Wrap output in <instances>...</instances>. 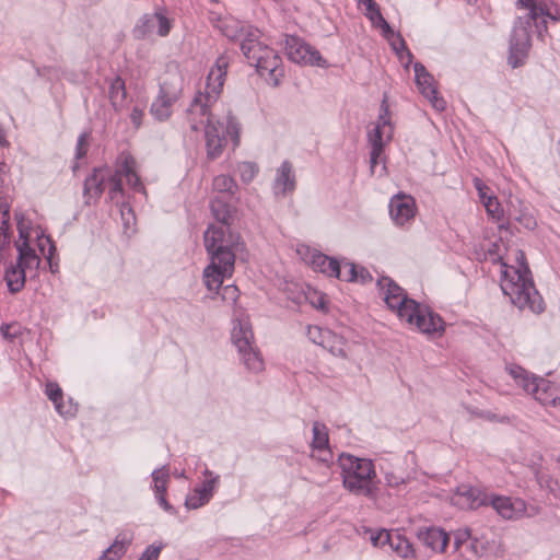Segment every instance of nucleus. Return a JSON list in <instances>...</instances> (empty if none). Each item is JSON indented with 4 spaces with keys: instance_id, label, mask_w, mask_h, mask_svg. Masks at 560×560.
<instances>
[{
    "instance_id": "obj_1",
    "label": "nucleus",
    "mask_w": 560,
    "mask_h": 560,
    "mask_svg": "<svg viewBox=\"0 0 560 560\" xmlns=\"http://www.w3.org/2000/svg\"><path fill=\"white\" fill-rule=\"evenodd\" d=\"M224 228L209 229L205 232V246L211 257V264L203 271L208 290H218L225 277L234 271L235 252L240 246L238 235L226 236Z\"/></svg>"
},
{
    "instance_id": "obj_2",
    "label": "nucleus",
    "mask_w": 560,
    "mask_h": 560,
    "mask_svg": "<svg viewBox=\"0 0 560 560\" xmlns=\"http://www.w3.org/2000/svg\"><path fill=\"white\" fill-rule=\"evenodd\" d=\"M377 285L387 306L395 311L399 318L415 325L421 332L431 334L444 330L442 318L409 299L404 290L388 277L377 280Z\"/></svg>"
},
{
    "instance_id": "obj_3",
    "label": "nucleus",
    "mask_w": 560,
    "mask_h": 560,
    "mask_svg": "<svg viewBox=\"0 0 560 560\" xmlns=\"http://www.w3.org/2000/svg\"><path fill=\"white\" fill-rule=\"evenodd\" d=\"M516 267L503 265L501 289L518 308L527 307L539 314L545 310L544 300L534 285L525 254L522 250L516 252Z\"/></svg>"
},
{
    "instance_id": "obj_4",
    "label": "nucleus",
    "mask_w": 560,
    "mask_h": 560,
    "mask_svg": "<svg viewBox=\"0 0 560 560\" xmlns=\"http://www.w3.org/2000/svg\"><path fill=\"white\" fill-rule=\"evenodd\" d=\"M225 36L230 38H241V49L252 66H255L261 77L277 86L280 79L284 75L281 66V58L276 51L264 45L260 40V32L256 28L242 27L238 33H233L226 26L224 30Z\"/></svg>"
},
{
    "instance_id": "obj_5",
    "label": "nucleus",
    "mask_w": 560,
    "mask_h": 560,
    "mask_svg": "<svg viewBox=\"0 0 560 560\" xmlns=\"http://www.w3.org/2000/svg\"><path fill=\"white\" fill-rule=\"evenodd\" d=\"M517 3L526 10L524 15H520L514 23L510 39L509 65L517 68L524 63L530 47V34L533 21L538 16L549 15V10L541 0H518Z\"/></svg>"
},
{
    "instance_id": "obj_6",
    "label": "nucleus",
    "mask_w": 560,
    "mask_h": 560,
    "mask_svg": "<svg viewBox=\"0 0 560 560\" xmlns=\"http://www.w3.org/2000/svg\"><path fill=\"white\" fill-rule=\"evenodd\" d=\"M338 464L342 471L343 487L355 495L373 498L375 495L374 478L376 472L372 460L341 454Z\"/></svg>"
},
{
    "instance_id": "obj_7",
    "label": "nucleus",
    "mask_w": 560,
    "mask_h": 560,
    "mask_svg": "<svg viewBox=\"0 0 560 560\" xmlns=\"http://www.w3.org/2000/svg\"><path fill=\"white\" fill-rule=\"evenodd\" d=\"M506 370L516 384L539 404L555 406L560 401V388L550 381L536 377L518 365H510Z\"/></svg>"
},
{
    "instance_id": "obj_8",
    "label": "nucleus",
    "mask_w": 560,
    "mask_h": 560,
    "mask_svg": "<svg viewBox=\"0 0 560 560\" xmlns=\"http://www.w3.org/2000/svg\"><path fill=\"white\" fill-rule=\"evenodd\" d=\"M254 335L248 322L238 320L232 330V342L236 347L245 368L253 373L264 371L260 352L253 346Z\"/></svg>"
},
{
    "instance_id": "obj_9",
    "label": "nucleus",
    "mask_w": 560,
    "mask_h": 560,
    "mask_svg": "<svg viewBox=\"0 0 560 560\" xmlns=\"http://www.w3.org/2000/svg\"><path fill=\"white\" fill-rule=\"evenodd\" d=\"M228 67V61L225 58L221 57L217 60L215 67H213L207 78V88L206 95L198 94L191 106L189 112L192 114L207 115L208 102L211 98H214L215 95L220 92L223 85V78L225 75V69Z\"/></svg>"
},
{
    "instance_id": "obj_10",
    "label": "nucleus",
    "mask_w": 560,
    "mask_h": 560,
    "mask_svg": "<svg viewBox=\"0 0 560 560\" xmlns=\"http://www.w3.org/2000/svg\"><path fill=\"white\" fill-rule=\"evenodd\" d=\"M285 54L290 60L301 65L327 67L318 50L296 36H287Z\"/></svg>"
},
{
    "instance_id": "obj_11",
    "label": "nucleus",
    "mask_w": 560,
    "mask_h": 560,
    "mask_svg": "<svg viewBox=\"0 0 560 560\" xmlns=\"http://www.w3.org/2000/svg\"><path fill=\"white\" fill-rule=\"evenodd\" d=\"M182 94V81H164L160 86V93L152 103L150 112L159 120L167 119L172 114V106L178 101Z\"/></svg>"
},
{
    "instance_id": "obj_12",
    "label": "nucleus",
    "mask_w": 560,
    "mask_h": 560,
    "mask_svg": "<svg viewBox=\"0 0 560 560\" xmlns=\"http://www.w3.org/2000/svg\"><path fill=\"white\" fill-rule=\"evenodd\" d=\"M492 508L506 520L521 518L523 516L532 517L538 513V509L532 506L529 510L525 501L508 497H495L491 500Z\"/></svg>"
},
{
    "instance_id": "obj_13",
    "label": "nucleus",
    "mask_w": 560,
    "mask_h": 560,
    "mask_svg": "<svg viewBox=\"0 0 560 560\" xmlns=\"http://www.w3.org/2000/svg\"><path fill=\"white\" fill-rule=\"evenodd\" d=\"M387 107H384V114L380 115V119L377 125L369 131V142L372 147L370 163L371 171H374L375 165L377 164L378 158L383 152L384 141L383 135H386L387 139H390L393 133V128L389 119L386 117Z\"/></svg>"
},
{
    "instance_id": "obj_14",
    "label": "nucleus",
    "mask_w": 560,
    "mask_h": 560,
    "mask_svg": "<svg viewBox=\"0 0 560 560\" xmlns=\"http://www.w3.org/2000/svg\"><path fill=\"white\" fill-rule=\"evenodd\" d=\"M416 83L421 94L429 100L431 105L436 110H443L445 108V102L443 98L438 96L436 89L434 86L433 77L425 70L424 66L420 62L415 63Z\"/></svg>"
},
{
    "instance_id": "obj_15",
    "label": "nucleus",
    "mask_w": 560,
    "mask_h": 560,
    "mask_svg": "<svg viewBox=\"0 0 560 560\" xmlns=\"http://www.w3.org/2000/svg\"><path fill=\"white\" fill-rule=\"evenodd\" d=\"M207 155L209 159L214 160L219 158L225 147L224 126L221 122H212L208 119L205 130Z\"/></svg>"
},
{
    "instance_id": "obj_16",
    "label": "nucleus",
    "mask_w": 560,
    "mask_h": 560,
    "mask_svg": "<svg viewBox=\"0 0 560 560\" xmlns=\"http://www.w3.org/2000/svg\"><path fill=\"white\" fill-rule=\"evenodd\" d=\"M415 209V200L410 196L397 195L390 199V217L398 225H404L412 219Z\"/></svg>"
},
{
    "instance_id": "obj_17",
    "label": "nucleus",
    "mask_w": 560,
    "mask_h": 560,
    "mask_svg": "<svg viewBox=\"0 0 560 560\" xmlns=\"http://www.w3.org/2000/svg\"><path fill=\"white\" fill-rule=\"evenodd\" d=\"M419 540L433 551H445L450 536L439 527H422L417 532Z\"/></svg>"
},
{
    "instance_id": "obj_18",
    "label": "nucleus",
    "mask_w": 560,
    "mask_h": 560,
    "mask_svg": "<svg viewBox=\"0 0 560 560\" xmlns=\"http://www.w3.org/2000/svg\"><path fill=\"white\" fill-rule=\"evenodd\" d=\"M318 332L319 341L325 349H327L332 355L339 357L342 359L347 358L346 346L347 342L343 337L332 332L331 330H322L320 328L314 329Z\"/></svg>"
},
{
    "instance_id": "obj_19",
    "label": "nucleus",
    "mask_w": 560,
    "mask_h": 560,
    "mask_svg": "<svg viewBox=\"0 0 560 560\" xmlns=\"http://www.w3.org/2000/svg\"><path fill=\"white\" fill-rule=\"evenodd\" d=\"M105 174L102 168H94L92 174L84 180L83 194L86 198V203L92 199L96 200L104 191Z\"/></svg>"
},
{
    "instance_id": "obj_20",
    "label": "nucleus",
    "mask_w": 560,
    "mask_h": 560,
    "mask_svg": "<svg viewBox=\"0 0 560 560\" xmlns=\"http://www.w3.org/2000/svg\"><path fill=\"white\" fill-rule=\"evenodd\" d=\"M312 267L329 277H341V264L331 257L322 253H315L311 258Z\"/></svg>"
},
{
    "instance_id": "obj_21",
    "label": "nucleus",
    "mask_w": 560,
    "mask_h": 560,
    "mask_svg": "<svg viewBox=\"0 0 560 560\" xmlns=\"http://www.w3.org/2000/svg\"><path fill=\"white\" fill-rule=\"evenodd\" d=\"M365 5V16L372 25L382 30L383 36L389 38L393 35V28L383 18L377 3L374 0H358Z\"/></svg>"
},
{
    "instance_id": "obj_22",
    "label": "nucleus",
    "mask_w": 560,
    "mask_h": 560,
    "mask_svg": "<svg viewBox=\"0 0 560 560\" xmlns=\"http://www.w3.org/2000/svg\"><path fill=\"white\" fill-rule=\"evenodd\" d=\"M20 236L21 238H24V241L22 243L16 244V248L19 252V259L16 265L23 268L24 270L26 268H32L33 266H38L39 258L36 255L35 250L28 244L27 233H25L21 228Z\"/></svg>"
},
{
    "instance_id": "obj_23",
    "label": "nucleus",
    "mask_w": 560,
    "mask_h": 560,
    "mask_svg": "<svg viewBox=\"0 0 560 560\" xmlns=\"http://www.w3.org/2000/svg\"><path fill=\"white\" fill-rule=\"evenodd\" d=\"M211 211H212V214L214 215V218L217 219V221L220 223V225H210L208 228L209 229H221V228H224L225 231H226V236L229 235H233L231 232H230V228H229V223H228V220L230 218V207L228 205V201L225 200V196H222V197H214L212 200H211Z\"/></svg>"
},
{
    "instance_id": "obj_24",
    "label": "nucleus",
    "mask_w": 560,
    "mask_h": 560,
    "mask_svg": "<svg viewBox=\"0 0 560 560\" xmlns=\"http://www.w3.org/2000/svg\"><path fill=\"white\" fill-rule=\"evenodd\" d=\"M295 188V177L292 173V165L290 162L285 161L278 168V174L275 183L276 192L287 194L289 191L294 190Z\"/></svg>"
},
{
    "instance_id": "obj_25",
    "label": "nucleus",
    "mask_w": 560,
    "mask_h": 560,
    "mask_svg": "<svg viewBox=\"0 0 560 560\" xmlns=\"http://www.w3.org/2000/svg\"><path fill=\"white\" fill-rule=\"evenodd\" d=\"M127 91L125 81L120 77H115L109 81L108 98L115 112H120L126 102Z\"/></svg>"
},
{
    "instance_id": "obj_26",
    "label": "nucleus",
    "mask_w": 560,
    "mask_h": 560,
    "mask_svg": "<svg viewBox=\"0 0 560 560\" xmlns=\"http://www.w3.org/2000/svg\"><path fill=\"white\" fill-rule=\"evenodd\" d=\"M135 165L136 161L133 160V158L128 156L125 159L118 172L120 176L126 177L128 185L132 189L144 192V186L142 185L139 176L136 173Z\"/></svg>"
},
{
    "instance_id": "obj_27",
    "label": "nucleus",
    "mask_w": 560,
    "mask_h": 560,
    "mask_svg": "<svg viewBox=\"0 0 560 560\" xmlns=\"http://www.w3.org/2000/svg\"><path fill=\"white\" fill-rule=\"evenodd\" d=\"M4 279L10 292L16 293L24 287L25 270L18 265L11 266L7 269Z\"/></svg>"
},
{
    "instance_id": "obj_28",
    "label": "nucleus",
    "mask_w": 560,
    "mask_h": 560,
    "mask_svg": "<svg viewBox=\"0 0 560 560\" xmlns=\"http://www.w3.org/2000/svg\"><path fill=\"white\" fill-rule=\"evenodd\" d=\"M130 539L126 536H117L115 541L104 551L100 560H119L126 552Z\"/></svg>"
},
{
    "instance_id": "obj_29",
    "label": "nucleus",
    "mask_w": 560,
    "mask_h": 560,
    "mask_svg": "<svg viewBox=\"0 0 560 560\" xmlns=\"http://www.w3.org/2000/svg\"><path fill=\"white\" fill-rule=\"evenodd\" d=\"M158 11L153 14H144L136 25L133 33L137 38L143 39L153 33L156 27Z\"/></svg>"
},
{
    "instance_id": "obj_30",
    "label": "nucleus",
    "mask_w": 560,
    "mask_h": 560,
    "mask_svg": "<svg viewBox=\"0 0 560 560\" xmlns=\"http://www.w3.org/2000/svg\"><path fill=\"white\" fill-rule=\"evenodd\" d=\"M390 549L402 558H408L413 553V549L409 540L402 537L399 533H392L390 541L388 544Z\"/></svg>"
},
{
    "instance_id": "obj_31",
    "label": "nucleus",
    "mask_w": 560,
    "mask_h": 560,
    "mask_svg": "<svg viewBox=\"0 0 560 560\" xmlns=\"http://www.w3.org/2000/svg\"><path fill=\"white\" fill-rule=\"evenodd\" d=\"M389 42L392 48L396 51L401 60L406 57V67L411 62L412 55L406 46V43L400 34H396L393 31V35H389V38H386Z\"/></svg>"
},
{
    "instance_id": "obj_32",
    "label": "nucleus",
    "mask_w": 560,
    "mask_h": 560,
    "mask_svg": "<svg viewBox=\"0 0 560 560\" xmlns=\"http://www.w3.org/2000/svg\"><path fill=\"white\" fill-rule=\"evenodd\" d=\"M312 446L318 451H325L328 446V432L325 424L314 422Z\"/></svg>"
},
{
    "instance_id": "obj_33",
    "label": "nucleus",
    "mask_w": 560,
    "mask_h": 560,
    "mask_svg": "<svg viewBox=\"0 0 560 560\" xmlns=\"http://www.w3.org/2000/svg\"><path fill=\"white\" fill-rule=\"evenodd\" d=\"M213 189L220 194L233 195L236 189V184L234 179L228 175H219L213 179Z\"/></svg>"
},
{
    "instance_id": "obj_34",
    "label": "nucleus",
    "mask_w": 560,
    "mask_h": 560,
    "mask_svg": "<svg viewBox=\"0 0 560 560\" xmlns=\"http://www.w3.org/2000/svg\"><path fill=\"white\" fill-rule=\"evenodd\" d=\"M510 207L513 209H510V215L517 221L521 225H523L527 230H533L536 226V220L535 218L528 213L524 212L522 210H516L514 202L510 201Z\"/></svg>"
},
{
    "instance_id": "obj_35",
    "label": "nucleus",
    "mask_w": 560,
    "mask_h": 560,
    "mask_svg": "<svg viewBox=\"0 0 560 560\" xmlns=\"http://www.w3.org/2000/svg\"><path fill=\"white\" fill-rule=\"evenodd\" d=\"M486 552V546L478 539H469L466 546L459 552L462 557L470 560L471 558H478L483 556Z\"/></svg>"
},
{
    "instance_id": "obj_36",
    "label": "nucleus",
    "mask_w": 560,
    "mask_h": 560,
    "mask_svg": "<svg viewBox=\"0 0 560 560\" xmlns=\"http://www.w3.org/2000/svg\"><path fill=\"white\" fill-rule=\"evenodd\" d=\"M237 172L244 183H250L256 176L258 167L252 162H242L237 166Z\"/></svg>"
},
{
    "instance_id": "obj_37",
    "label": "nucleus",
    "mask_w": 560,
    "mask_h": 560,
    "mask_svg": "<svg viewBox=\"0 0 560 560\" xmlns=\"http://www.w3.org/2000/svg\"><path fill=\"white\" fill-rule=\"evenodd\" d=\"M46 394L48 398L55 404V407L58 412H62L61 399H62V390L56 383H47L46 385Z\"/></svg>"
},
{
    "instance_id": "obj_38",
    "label": "nucleus",
    "mask_w": 560,
    "mask_h": 560,
    "mask_svg": "<svg viewBox=\"0 0 560 560\" xmlns=\"http://www.w3.org/2000/svg\"><path fill=\"white\" fill-rule=\"evenodd\" d=\"M483 205L487 210V213L491 218H493L498 221L501 220V218L503 215V210L495 197L488 196V198H487V200H485Z\"/></svg>"
},
{
    "instance_id": "obj_39",
    "label": "nucleus",
    "mask_w": 560,
    "mask_h": 560,
    "mask_svg": "<svg viewBox=\"0 0 560 560\" xmlns=\"http://www.w3.org/2000/svg\"><path fill=\"white\" fill-rule=\"evenodd\" d=\"M392 533L386 529H381L377 533L372 532L370 540L375 547H384L389 544Z\"/></svg>"
},
{
    "instance_id": "obj_40",
    "label": "nucleus",
    "mask_w": 560,
    "mask_h": 560,
    "mask_svg": "<svg viewBox=\"0 0 560 560\" xmlns=\"http://www.w3.org/2000/svg\"><path fill=\"white\" fill-rule=\"evenodd\" d=\"M171 27H172V25H171L170 19L164 14L163 11H158V22H156L158 35L161 37L168 35Z\"/></svg>"
},
{
    "instance_id": "obj_41",
    "label": "nucleus",
    "mask_w": 560,
    "mask_h": 560,
    "mask_svg": "<svg viewBox=\"0 0 560 560\" xmlns=\"http://www.w3.org/2000/svg\"><path fill=\"white\" fill-rule=\"evenodd\" d=\"M470 539V530L468 528L458 529L454 533V548L460 552Z\"/></svg>"
},
{
    "instance_id": "obj_42",
    "label": "nucleus",
    "mask_w": 560,
    "mask_h": 560,
    "mask_svg": "<svg viewBox=\"0 0 560 560\" xmlns=\"http://www.w3.org/2000/svg\"><path fill=\"white\" fill-rule=\"evenodd\" d=\"M88 149H89V133L83 132L80 135L78 142H77L75 159L77 160L82 159L86 154Z\"/></svg>"
},
{
    "instance_id": "obj_43",
    "label": "nucleus",
    "mask_w": 560,
    "mask_h": 560,
    "mask_svg": "<svg viewBox=\"0 0 560 560\" xmlns=\"http://www.w3.org/2000/svg\"><path fill=\"white\" fill-rule=\"evenodd\" d=\"M343 268H347L343 272H341V277L339 279L345 281H357L358 280V267L353 262L345 261Z\"/></svg>"
},
{
    "instance_id": "obj_44",
    "label": "nucleus",
    "mask_w": 560,
    "mask_h": 560,
    "mask_svg": "<svg viewBox=\"0 0 560 560\" xmlns=\"http://www.w3.org/2000/svg\"><path fill=\"white\" fill-rule=\"evenodd\" d=\"M208 501L209 500L205 495L197 493V489H195L194 494L187 497L185 504L188 509H198Z\"/></svg>"
},
{
    "instance_id": "obj_45",
    "label": "nucleus",
    "mask_w": 560,
    "mask_h": 560,
    "mask_svg": "<svg viewBox=\"0 0 560 560\" xmlns=\"http://www.w3.org/2000/svg\"><path fill=\"white\" fill-rule=\"evenodd\" d=\"M109 197L110 199H115L117 194L122 192V184H121V176L119 172H117L115 175L110 176L109 178Z\"/></svg>"
},
{
    "instance_id": "obj_46",
    "label": "nucleus",
    "mask_w": 560,
    "mask_h": 560,
    "mask_svg": "<svg viewBox=\"0 0 560 560\" xmlns=\"http://www.w3.org/2000/svg\"><path fill=\"white\" fill-rule=\"evenodd\" d=\"M221 298L229 303H235L238 298V289L233 284H228L222 288Z\"/></svg>"
},
{
    "instance_id": "obj_47",
    "label": "nucleus",
    "mask_w": 560,
    "mask_h": 560,
    "mask_svg": "<svg viewBox=\"0 0 560 560\" xmlns=\"http://www.w3.org/2000/svg\"><path fill=\"white\" fill-rule=\"evenodd\" d=\"M1 335L3 338L8 340H13L20 335V327L16 324H5L2 325L1 328Z\"/></svg>"
},
{
    "instance_id": "obj_48",
    "label": "nucleus",
    "mask_w": 560,
    "mask_h": 560,
    "mask_svg": "<svg viewBox=\"0 0 560 560\" xmlns=\"http://www.w3.org/2000/svg\"><path fill=\"white\" fill-rule=\"evenodd\" d=\"M238 130H240V127H238V124L236 122V120L234 118H229L228 119V124H226V127H224V133H229L233 141L235 142V144L238 143Z\"/></svg>"
},
{
    "instance_id": "obj_49",
    "label": "nucleus",
    "mask_w": 560,
    "mask_h": 560,
    "mask_svg": "<svg viewBox=\"0 0 560 560\" xmlns=\"http://www.w3.org/2000/svg\"><path fill=\"white\" fill-rule=\"evenodd\" d=\"M537 481L540 487L548 488L550 492H556V488L558 487V482L552 479L549 475H537Z\"/></svg>"
},
{
    "instance_id": "obj_50",
    "label": "nucleus",
    "mask_w": 560,
    "mask_h": 560,
    "mask_svg": "<svg viewBox=\"0 0 560 560\" xmlns=\"http://www.w3.org/2000/svg\"><path fill=\"white\" fill-rule=\"evenodd\" d=\"M546 16H547V14L542 15V16H538L536 19V21H533V23H535V26L537 30V35L540 38H542L544 33H547V21L545 19ZM548 18H551L553 21H557V18L552 16L550 13H549Z\"/></svg>"
},
{
    "instance_id": "obj_51",
    "label": "nucleus",
    "mask_w": 560,
    "mask_h": 560,
    "mask_svg": "<svg viewBox=\"0 0 560 560\" xmlns=\"http://www.w3.org/2000/svg\"><path fill=\"white\" fill-rule=\"evenodd\" d=\"M214 483L215 479L207 480L201 488H197V493H201L209 500L212 495Z\"/></svg>"
},
{
    "instance_id": "obj_52",
    "label": "nucleus",
    "mask_w": 560,
    "mask_h": 560,
    "mask_svg": "<svg viewBox=\"0 0 560 560\" xmlns=\"http://www.w3.org/2000/svg\"><path fill=\"white\" fill-rule=\"evenodd\" d=\"M161 552L160 547L150 546L139 560H158Z\"/></svg>"
},
{
    "instance_id": "obj_53",
    "label": "nucleus",
    "mask_w": 560,
    "mask_h": 560,
    "mask_svg": "<svg viewBox=\"0 0 560 560\" xmlns=\"http://www.w3.org/2000/svg\"><path fill=\"white\" fill-rule=\"evenodd\" d=\"M152 478L155 482V485H158V482H166L167 481V478H168V471L167 469H164V468H161V469H156L152 472Z\"/></svg>"
},
{
    "instance_id": "obj_54",
    "label": "nucleus",
    "mask_w": 560,
    "mask_h": 560,
    "mask_svg": "<svg viewBox=\"0 0 560 560\" xmlns=\"http://www.w3.org/2000/svg\"><path fill=\"white\" fill-rule=\"evenodd\" d=\"M372 280H373V277L366 268H364V267L358 268V280L357 281L364 284V283L371 282Z\"/></svg>"
},
{
    "instance_id": "obj_55",
    "label": "nucleus",
    "mask_w": 560,
    "mask_h": 560,
    "mask_svg": "<svg viewBox=\"0 0 560 560\" xmlns=\"http://www.w3.org/2000/svg\"><path fill=\"white\" fill-rule=\"evenodd\" d=\"M141 117H142V112L138 108H133V110L131 112L130 118H131L132 122L136 125V127L140 126Z\"/></svg>"
},
{
    "instance_id": "obj_56",
    "label": "nucleus",
    "mask_w": 560,
    "mask_h": 560,
    "mask_svg": "<svg viewBox=\"0 0 560 560\" xmlns=\"http://www.w3.org/2000/svg\"><path fill=\"white\" fill-rule=\"evenodd\" d=\"M402 481L404 480L401 478L399 479V478L395 477L392 474H387L386 475V482H387L388 486H398Z\"/></svg>"
},
{
    "instance_id": "obj_57",
    "label": "nucleus",
    "mask_w": 560,
    "mask_h": 560,
    "mask_svg": "<svg viewBox=\"0 0 560 560\" xmlns=\"http://www.w3.org/2000/svg\"><path fill=\"white\" fill-rule=\"evenodd\" d=\"M156 498L159 500V503L163 506V509L165 511H171L172 510V506L168 504V502L165 499V493H162V494L158 495Z\"/></svg>"
},
{
    "instance_id": "obj_58",
    "label": "nucleus",
    "mask_w": 560,
    "mask_h": 560,
    "mask_svg": "<svg viewBox=\"0 0 560 560\" xmlns=\"http://www.w3.org/2000/svg\"><path fill=\"white\" fill-rule=\"evenodd\" d=\"M155 492H156V497L162 494V493H165L166 492V482H158V485H155Z\"/></svg>"
},
{
    "instance_id": "obj_59",
    "label": "nucleus",
    "mask_w": 560,
    "mask_h": 560,
    "mask_svg": "<svg viewBox=\"0 0 560 560\" xmlns=\"http://www.w3.org/2000/svg\"><path fill=\"white\" fill-rule=\"evenodd\" d=\"M315 328H316V327H310V328H308V335H310L311 339H312L314 342L318 343L319 339L317 340V337L319 338V336H318V332H316V331L314 330Z\"/></svg>"
},
{
    "instance_id": "obj_60",
    "label": "nucleus",
    "mask_w": 560,
    "mask_h": 560,
    "mask_svg": "<svg viewBox=\"0 0 560 560\" xmlns=\"http://www.w3.org/2000/svg\"><path fill=\"white\" fill-rule=\"evenodd\" d=\"M0 144L3 147L8 145V141L5 139V135H4V131L1 126H0Z\"/></svg>"
},
{
    "instance_id": "obj_61",
    "label": "nucleus",
    "mask_w": 560,
    "mask_h": 560,
    "mask_svg": "<svg viewBox=\"0 0 560 560\" xmlns=\"http://www.w3.org/2000/svg\"><path fill=\"white\" fill-rule=\"evenodd\" d=\"M476 188L481 192V188H486L479 179H476Z\"/></svg>"
},
{
    "instance_id": "obj_62",
    "label": "nucleus",
    "mask_w": 560,
    "mask_h": 560,
    "mask_svg": "<svg viewBox=\"0 0 560 560\" xmlns=\"http://www.w3.org/2000/svg\"><path fill=\"white\" fill-rule=\"evenodd\" d=\"M479 196L480 198L482 199V202L485 203V200H487V196H486V192H485V188H481V192H479Z\"/></svg>"
},
{
    "instance_id": "obj_63",
    "label": "nucleus",
    "mask_w": 560,
    "mask_h": 560,
    "mask_svg": "<svg viewBox=\"0 0 560 560\" xmlns=\"http://www.w3.org/2000/svg\"><path fill=\"white\" fill-rule=\"evenodd\" d=\"M318 307H320V308H325V303H324V301H320V302H319Z\"/></svg>"
},
{
    "instance_id": "obj_64",
    "label": "nucleus",
    "mask_w": 560,
    "mask_h": 560,
    "mask_svg": "<svg viewBox=\"0 0 560 560\" xmlns=\"http://www.w3.org/2000/svg\"><path fill=\"white\" fill-rule=\"evenodd\" d=\"M557 462L560 464V455L558 456Z\"/></svg>"
}]
</instances>
